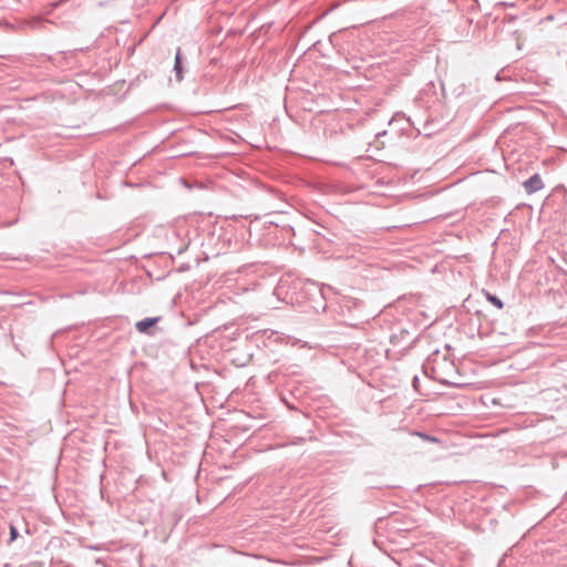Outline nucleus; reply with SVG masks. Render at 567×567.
I'll list each match as a JSON object with an SVG mask.
<instances>
[{
  "label": "nucleus",
  "instance_id": "1",
  "mask_svg": "<svg viewBox=\"0 0 567 567\" xmlns=\"http://www.w3.org/2000/svg\"><path fill=\"white\" fill-rule=\"evenodd\" d=\"M523 186L526 193L534 194L544 187V183L539 174H534L523 183Z\"/></svg>",
  "mask_w": 567,
  "mask_h": 567
},
{
  "label": "nucleus",
  "instance_id": "2",
  "mask_svg": "<svg viewBox=\"0 0 567 567\" xmlns=\"http://www.w3.org/2000/svg\"><path fill=\"white\" fill-rule=\"evenodd\" d=\"M159 318H145L135 323V328L140 333H150V329L158 321Z\"/></svg>",
  "mask_w": 567,
  "mask_h": 567
},
{
  "label": "nucleus",
  "instance_id": "3",
  "mask_svg": "<svg viewBox=\"0 0 567 567\" xmlns=\"http://www.w3.org/2000/svg\"><path fill=\"white\" fill-rule=\"evenodd\" d=\"M174 71H175L177 81L181 82L184 79L181 49L177 50L176 55H175Z\"/></svg>",
  "mask_w": 567,
  "mask_h": 567
},
{
  "label": "nucleus",
  "instance_id": "4",
  "mask_svg": "<svg viewBox=\"0 0 567 567\" xmlns=\"http://www.w3.org/2000/svg\"><path fill=\"white\" fill-rule=\"evenodd\" d=\"M487 300L491 301L494 306H496L498 309H502L504 307L503 301L489 292L486 293Z\"/></svg>",
  "mask_w": 567,
  "mask_h": 567
},
{
  "label": "nucleus",
  "instance_id": "5",
  "mask_svg": "<svg viewBox=\"0 0 567 567\" xmlns=\"http://www.w3.org/2000/svg\"><path fill=\"white\" fill-rule=\"evenodd\" d=\"M18 536H19L18 529L13 525H11L9 542L12 543L13 540H16L18 538Z\"/></svg>",
  "mask_w": 567,
  "mask_h": 567
}]
</instances>
